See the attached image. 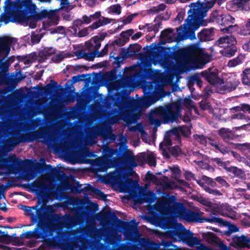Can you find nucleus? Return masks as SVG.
I'll use <instances>...</instances> for the list:
<instances>
[{
    "mask_svg": "<svg viewBox=\"0 0 250 250\" xmlns=\"http://www.w3.org/2000/svg\"><path fill=\"white\" fill-rule=\"evenodd\" d=\"M121 6L119 4H114L110 6L108 8V13H113L119 15L121 13Z\"/></svg>",
    "mask_w": 250,
    "mask_h": 250,
    "instance_id": "obj_54",
    "label": "nucleus"
},
{
    "mask_svg": "<svg viewBox=\"0 0 250 250\" xmlns=\"http://www.w3.org/2000/svg\"><path fill=\"white\" fill-rule=\"evenodd\" d=\"M163 178L165 179V181L163 179H159L157 184L160 185L164 184L165 185L163 187L164 189L169 188L170 189H172V181H169L167 183V181L168 178L167 176H164Z\"/></svg>",
    "mask_w": 250,
    "mask_h": 250,
    "instance_id": "obj_55",
    "label": "nucleus"
},
{
    "mask_svg": "<svg viewBox=\"0 0 250 250\" xmlns=\"http://www.w3.org/2000/svg\"><path fill=\"white\" fill-rule=\"evenodd\" d=\"M55 226L50 222L38 221L33 231H27L21 234V237L25 239L35 238L45 240L54 231Z\"/></svg>",
    "mask_w": 250,
    "mask_h": 250,
    "instance_id": "obj_7",
    "label": "nucleus"
},
{
    "mask_svg": "<svg viewBox=\"0 0 250 250\" xmlns=\"http://www.w3.org/2000/svg\"><path fill=\"white\" fill-rule=\"evenodd\" d=\"M156 196L152 191H148L143 194L142 197L138 199L139 203L146 202L149 204L153 203L156 200Z\"/></svg>",
    "mask_w": 250,
    "mask_h": 250,
    "instance_id": "obj_34",
    "label": "nucleus"
},
{
    "mask_svg": "<svg viewBox=\"0 0 250 250\" xmlns=\"http://www.w3.org/2000/svg\"><path fill=\"white\" fill-rule=\"evenodd\" d=\"M14 41V38L8 36L0 37V54L2 53L8 55L10 51V46Z\"/></svg>",
    "mask_w": 250,
    "mask_h": 250,
    "instance_id": "obj_24",
    "label": "nucleus"
},
{
    "mask_svg": "<svg viewBox=\"0 0 250 250\" xmlns=\"http://www.w3.org/2000/svg\"><path fill=\"white\" fill-rule=\"evenodd\" d=\"M175 143H177V145L173 146V157L177 159H180L186 156V154L182 150L180 146L179 145L180 144L177 142Z\"/></svg>",
    "mask_w": 250,
    "mask_h": 250,
    "instance_id": "obj_43",
    "label": "nucleus"
},
{
    "mask_svg": "<svg viewBox=\"0 0 250 250\" xmlns=\"http://www.w3.org/2000/svg\"><path fill=\"white\" fill-rule=\"evenodd\" d=\"M193 233L187 230L182 223L173 218V242H182L190 248L200 245V240L193 236Z\"/></svg>",
    "mask_w": 250,
    "mask_h": 250,
    "instance_id": "obj_5",
    "label": "nucleus"
},
{
    "mask_svg": "<svg viewBox=\"0 0 250 250\" xmlns=\"http://www.w3.org/2000/svg\"><path fill=\"white\" fill-rule=\"evenodd\" d=\"M232 241L235 247L237 248H249L250 245V239L244 235L234 236L232 237Z\"/></svg>",
    "mask_w": 250,
    "mask_h": 250,
    "instance_id": "obj_26",
    "label": "nucleus"
},
{
    "mask_svg": "<svg viewBox=\"0 0 250 250\" xmlns=\"http://www.w3.org/2000/svg\"><path fill=\"white\" fill-rule=\"evenodd\" d=\"M222 47L224 48L223 55L227 57H231L234 55L235 52L237 51V47L235 45H230V46L222 45Z\"/></svg>",
    "mask_w": 250,
    "mask_h": 250,
    "instance_id": "obj_40",
    "label": "nucleus"
},
{
    "mask_svg": "<svg viewBox=\"0 0 250 250\" xmlns=\"http://www.w3.org/2000/svg\"><path fill=\"white\" fill-rule=\"evenodd\" d=\"M214 4V0H204L203 2L191 3L185 23L177 28L176 35L173 33V42H177L173 46V60L178 62L180 69L183 72L195 70L200 68V65L205 64L203 59L206 54L203 49L196 45L182 48L178 44L180 42L187 39H196L195 31L201 25H207L208 19L204 20V18L207 16V12Z\"/></svg>",
    "mask_w": 250,
    "mask_h": 250,
    "instance_id": "obj_1",
    "label": "nucleus"
},
{
    "mask_svg": "<svg viewBox=\"0 0 250 250\" xmlns=\"http://www.w3.org/2000/svg\"><path fill=\"white\" fill-rule=\"evenodd\" d=\"M96 218L98 220L113 222L115 224L120 223L123 228L126 230H129L132 228V226L128 222H125L119 219L114 212L108 210L104 212H100L96 215Z\"/></svg>",
    "mask_w": 250,
    "mask_h": 250,
    "instance_id": "obj_10",
    "label": "nucleus"
},
{
    "mask_svg": "<svg viewBox=\"0 0 250 250\" xmlns=\"http://www.w3.org/2000/svg\"><path fill=\"white\" fill-rule=\"evenodd\" d=\"M56 53V49L53 47H44L39 52V56L43 59L50 57Z\"/></svg>",
    "mask_w": 250,
    "mask_h": 250,
    "instance_id": "obj_41",
    "label": "nucleus"
},
{
    "mask_svg": "<svg viewBox=\"0 0 250 250\" xmlns=\"http://www.w3.org/2000/svg\"><path fill=\"white\" fill-rule=\"evenodd\" d=\"M172 28L163 30L160 37V42L157 45L152 43L150 49L154 51V63L159 64L165 69L164 72L156 71L152 76L151 81H146L142 87L144 97L138 101V104L142 107L147 108L159 100L169 96L170 92H167L164 88L167 85H172V47H166L161 45L172 42Z\"/></svg>",
    "mask_w": 250,
    "mask_h": 250,
    "instance_id": "obj_2",
    "label": "nucleus"
},
{
    "mask_svg": "<svg viewBox=\"0 0 250 250\" xmlns=\"http://www.w3.org/2000/svg\"><path fill=\"white\" fill-rule=\"evenodd\" d=\"M208 138L204 135H199V134H194L193 135V138L197 141L198 142L200 143L202 145H206L207 143V140H208Z\"/></svg>",
    "mask_w": 250,
    "mask_h": 250,
    "instance_id": "obj_58",
    "label": "nucleus"
},
{
    "mask_svg": "<svg viewBox=\"0 0 250 250\" xmlns=\"http://www.w3.org/2000/svg\"><path fill=\"white\" fill-rule=\"evenodd\" d=\"M215 150L219 151L223 154L229 153L230 151V148L229 146H225L219 143L213 147Z\"/></svg>",
    "mask_w": 250,
    "mask_h": 250,
    "instance_id": "obj_52",
    "label": "nucleus"
},
{
    "mask_svg": "<svg viewBox=\"0 0 250 250\" xmlns=\"http://www.w3.org/2000/svg\"><path fill=\"white\" fill-rule=\"evenodd\" d=\"M49 132L46 127H41L38 130L29 133L27 136L21 134L19 136L10 137L4 141V145L1 146V149L5 152H8L13 149L15 147L21 143L26 141L32 142L38 139H43L48 141Z\"/></svg>",
    "mask_w": 250,
    "mask_h": 250,
    "instance_id": "obj_4",
    "label": "nucleus"
},
{
    "mask_svg": "<svg viewBox=\"0 0 250 250\" xmlns=\"http://www.w3.org/2000/svg\"><path fill=\"white\" fill-rule=\"evenodd\" d=\"M214 182H218L219 184L221 185V186L224 187L226 188H228L229 187V183L223 178V177L218 176L217 177L215 180H213ZM216 183V182H215Z\"/></svg>",
    "mask_w": 250,
    "mask_h": 250,
    "instance_id": "obj_64",
    "label": "nucleus"
},
{
    "mask_svg": "<svg viewBox=\"0 0 250 250\" xmlns=\"http://www.w3.org/2000/svg\"><path fill=\"white\" fill-rule=\"evenodd\" d=\"M183 104L188 108H195L194 102L190 98H186L183 100Z\"/></svg>",
    "mask_w": 250,
    "mask_h": 250,
    "instance_id": "obj_63",
    "label": "nucleus"
},
{
    "mask_svg": "<svg viewBox=\"0 0 250 250\" xmlns=\"http://www.w3.org/2000/svg\"><path fill=\"white\" fill-rule=\"evenodd\" d=\"M128 88H122L120 90H116V93L111 96V100L115 106L121 109L128 104L126 96L129 95Z\"/></svg>",
    "mask_w": 250,
    "mask_h": 250,
    "instance_id": "obj_13",
    "label": "nucleus"
},
{
    "mask_svg": "<svg viewBox=\"0 0 250 250\" xmlns=\"http://www.w3.org/2000/svg\"><path fill=\"white\" fill-rule=\"evenodd\" d=\"M226 170L231 173V176L233 177L243 178L245 175L244 172L241 169L238 168L236 167H228Z\"/></svg>",
    "mask_w": 250,
    "mask_h": 250,
    "instance_id": "obj_39",
    "label": "nucleus"
},
{
    "mask_svg": "<svg viewBox=\"0 0 250 250\" xmlns=\"http://www.w3.org/2000/svg\"><path fill=\"white\" fill-rule=\"evenodd\" d=\"M181 135L186 138L189 137L191 135L190 127L187 125L173 127V136L175 137L174 140L180 146L182 145Z\"/></svg>",
    "mask_w": 250,
    "mask_h": 250,
    "instance_id": "obj_17",
    "label": "nucleus"
},
{
    "mask_svg": "<svg viewBox=\"0 0 250 250\" xmlns=\"http://www.w3.org/2000/svg\"><path fill=\"white\" fill-rule=\"evenodd\" d=\"M133 33V30L132 29H130L121 32V33L120 34V36L122 38H124L127 42H128L129 40V37L131 36Z\"/></svg>",
    "mask_w": 250,
    "mask_h": 250,
    "instance_id": "obj_59",
    "label": "nucleus"
},
{
    "mask_svg": "<svg viewBox=\"0 0 250 250\" xmlns=\"http://www.w3.org/2000/svg\"><path fill=\"white\" fill-rule=\"evenodd\" d=\"M131 78L125 76L111 83L110 85L113 90H120L122 88H129L131 86Z\"/></svg>",
    "mask_w": 250,
    "mask_h": 250,
    "instance_id": "obj_21",
    "label": "nucleus"
},
{
    "mask_svg": "<svg viewBox=\"0 0 250 250\" xmlns=\"http://www.w3.org/2000/svg\"><path fill=\"white\" fill-rule=\"evenodd\" d=\"M211 162L212 163H215L217 166L224 168L226 170L228 166L227 163L229 161L223 162L220 158H213L211 159Z\"/></svg>",
    "mask_w": 250,
    "mask_h": 250,
    "instance_id": "obj_57",
    "label": "nucleus"
},
{
    "mask_svg": "<svg viewBox=\"0 0 250 250\" xmlns=\"http://www.w3.org/2000/svg\"><path fill=\"white\" fill-rule=\"evenodd\" d=\"M187 209L183 203L177 202L176 195H173V218L182 219Z\"/></svg>",
    "mask_w": 250,
    "mask_h": 250,
    "instance_id": "obj_18",
    "label": "nucleus"
},
{
    "mask_svg": "<svg viewBox=\"0 0 250 250\" xmlns=\"http://www.w3.org/2000/svg\"><path fill=\"white\" fill-rule=\"evenodd\" d=\"M171 136L172 128L166 132L164 141L159 145V148L162 151V155L166 158H169V153H172V149L170 148V146L172 145V140L170 138Z\"/></svg>",
    "mask_w": 250,
    "mask_h": 250,
    "instance_id": "obj_16",
    "label": "nucleus"
},
{
    "mask_svg": "<svg viewBox=\"0 0 250 250\" xmlns=\"http://www.w3.org/2000/svg\"><path fill=\"white\" fill-rule=\"evenodd\" d=\"M124 107H125V106ZM124 108L125 107L119 109L121 110L120 112V117H121L122 120L126 123H129L132 120L131 112L126 110H124Z\"/></svg>",
    "mask_w": 250,
    "mask_h": 250,
    "instance_id": "obj_46",
    "label": "nucleus"
},
{
    "mask_svg": "<svg viewBox=\"0 0 250 250\" xmlns=\"http://www.w3.org/2000/svg\"><path fill=\"white\" fill-rule=\"evenodd\" d=\"M235 38L231 35H226L220 37L217 41V43L222 47V45H226V46H230L232 45H235L236 43Z\"/></svg>",
    "mask_w": 250,
    "mask_h": 250,
    "instance_id": "obj_29",
    "label": "nucleus"
},
{
    "mask_svg": "<svg viewBox=\"0 0 250 250\" xmlns=\"http://www.w3.org/2000/svg\"><path fill=\"white\" fill-rule=\"evenodd\" d=\"M245 58V56L242 54H240L237 57L229 60L228 65L229 67H235L236 65L242 63L243 61Z\"/></svg>",
    "mask_w": 250,
    "mask_h": 250,
    "instance_id": "obj_50",
    "label": "nucleus"
},
{
    "mask_svg": "<svg viewBox=\"0 0 250 250\" xmlns=\"http://www.w3.org/2000/svg\"><path fill=\"white\" fill-rule=\"evenodd\" d=\"M239 83L240 82L235 76H231L228 77L225 82L223 81L222 84H223V90L225 91L230 92L235 89Z\"/></svg>",
    "mask_w": 250,
    "mask_h": 250,
    "instance_id": "obj_25",
    "label": "nucleus"
},
{
    "mask_svg": "<svg viewBox=\"0 0 250 250\" xmlns=\"http://www.w3.org/2000/svg\"><path fill=\"white\" fill-rule=\"evenodd\" d=\"M96 52L92 51L90 53H86L84 52V56L83 59L88 61H93L95 57H97Z\"/></svg>",
    "mask_w": 250,
    "mask_h": 250,
    "instance_id": "obj_62",
    "label": "nucleus"
},
{
    "mask_svg": "<svg viewBox=\"0 0 250 250\" xmlns=\"http://www.w3.org/2000/svg\"><path fill=\"white\" fill-rule=\"evenodd\" d=\"M203 212H196L194 211L187 209L182 219L190 223H203L209 222L213 223V219L214 216H210L208 217H202Z\"/></svg>",
    "mask_w": 250,
    "mask_h": 250,
    "instance_id": "obj_12",
    "label": "nucleus"
},
{
    "mask_svg": "<svg viewBox=\"0 0 250 250\" xmlns=\"http://www.w3.org/2000/svg\"><path fill=\"white\" fill-rule=\"evenodd\" d=\"M234 109L237 111H242L245 114L247 113L250 114V105L247 104H241L239 106H236Z\"/></svg>",
    "mask_w": 250,
    "mask_h": 250,
    "instance_id": "obj_56",
    "label": "nucleus"
},
{
    "mask_svg": "<svg viewBox=\"0 0 250 250\" xmlns=\"http://www.w3.org/2000/svg\"><path fill=\"white\" fill-rule=\"evenodd\" d=\"M202 238L208 243H216L218 237L216 235L211 232H207L202 233Z\"/></svg>",
    "mask_w": 250,
    "mask_h": 250,
    "instance_id": "obj_44",
    "label": "nucleus"
},
{
    "mask_svg": "<svg viewBox=\"0 0 250 250\" xmlns=\"http://www.w3.org/2000/svg\"><path fill=\"white\" fill-rule=\"evenodd\" d=\"M52 210V207L50 206H47L46 204H43L40 208L37 209V216L32 214V220L35 223H38V221L41 220L45 222H49L48 221L43 219L45 214L50 212Z\"/></svg>",
    "mask_w": 250,
    "mask_h": 250,
    "instance_id": "obj_22",
    "label": "nucleus"
},
{
    "mask_svg": "<svg viewBox=\"0 0 250 250\" xmlns=\"http://www.w3.org/2000/svg\"><path fill=\"white\" fill-rule=\"evenodd\" d=\"M213 219V223H218L220 227H227L228 228V230L225 232V234L227 236H229L232 233L236 232L239 230V227L219 217L214 216Z\"/></svg>",
    "mask_w": 250,
    "mask_h": 250,
    "instance_id": "obj_19",
    "label": "nucleus"
},
{
    "mask_svg": "<svg viewBox=\"0 0 250 250\" xmlns=\"http://www.w3.org/2000/svg\"><path fill=\"white\" fill-rule=\"evenodd\" d=\"M56 13L53 10H48L43 9L39 12L35 11H33L30 16L28 17L27 19L34 21V23L30 22V27L34 28L36 27V22L47 18L49 19H52L55 16Z\"/></svg>",
    "mask_w": 250,
    "mask_h": 250,
    "instance_id": "obj_14",
    "label": "nucleus"
},
{
    "mask_svg": "<svg viewBox=\"0 0 250 250\" xmlns=\"http://www.w3.org/2000/svg\"><path fill=\"white\" fill-rule=\"evenodd\" d=\"M244 25L238 27L237 33L242 36L250 35V18L245 22Z\"/></svg>",
    "mask_w": 250,
    "mask_h": 250,
    "instance_id": "obj_36",
    "label": "nucleus"
},
{
    "mask_svg": "<svg viewBox=\"0 0 250 250\" xmlns=\"http://www.w3.org/2000/svg\"><path fill=\"white\" fill-rule=\"evenodd\" d=\"M141 48L142 47L140 44H135L134 45L130 44L127 49L124 48H122V49L126 57H131L138 54Z\"/></svg>",
    "mask_w": 250,
    "mask_h": 250,
    "instance_id": "obj_32",
    "label": "nucleus"
},
{
    "mask_svg": "<svg viewBox=\"0 0 250 250\" xmlns=\"http://www.w3.org/2000/svg\"><path fill=\"white\" fill-rule=\"evenodd\" d=\"M166 8V5L164 3H161L156 6L151 7L147 10V13L149 14H158L161 11H164Z\"/></svg>",
    "mask_w": 250,
    "mask_h": 250,
    "instance_id": "obj_49",
    "label": "nucleus"
},
{
    "mask_svg": "<svg viewBox=\"0 0 250 250\" xmlns=\"http://www.w3.org/2000/svg\"><path fill=\"white\" fill-rule=\"evenodd\" d=\"M123 163L125 165L128 164L131 167H135L137 163L133 156L128 153H125L122 158Z\"/></svg>",
    "mask_w": 250,
    "mask_h": 250,
    "instance_id": "obj_42",
    "label": "nucleus"
},
{
    "mask_svg": "<svg viewBox=\"0 0 250 250\" xmlns=\"http://www.w3.org/2000/svg\"><path fill=\"white\" fill-rule=\"evenodd\" d=\"M242 75V82L244 85L250 86V68L243 70Z\"/></svg>",
    "mask_w": 250,
    "mask_h": 250,
    "instance_id": "obj_48",
    "label": "nucleus"
},
{
    "mask_svg": "<svg viewBox=\"0 0 250 250\" xmlns=\"http://www.w3.org/2000/svg\"><path fill=\"white\" fill-rule=\"evenodd\" d=\"M218 134L226 143H229L231 140H237L239 135H236L235 132L229 128L222 127L218 130Z\"/></svg>",
    "mask_w": 250,
    "mask_h": 250,
    "instance_id": "obj_20",
    "label": "nucleus"
},
{
    "mask_svg": "<svg viewBox=\"0 0 250 250\" xmlns=\"http://www.w3.org/2000/svg\"><path fill=\"white\" fill-rule=\"evenodd\" d=\"M77 224V222L76 218L70 214H66L62 218V225L67 229L72 228L76 226Z\"/></svg>",
    "mask_w": 250,
    "mask_h": 250,
    "instance_id": "obj_31",
    "label": "nucleus"
},
{
    "mask_svg": "<svg viewBox=\"0 0 250 250\" xmlns=\"http://www.w3.org/2000/svg\"><path fill=\"white\" fill-rule=\"evenodd\" d=\"M5 164V168L10 172L14 173L17 167L23 164L24 162L16 158L15 156L3 160Z\"/></svg>",
    "mask_w": 250,
    "mask_h": 250,
    "instance_id": "obj_23",
    "label": "nucleus"
},
{
    "mask_svg": "<svg viewBox=\"0 0 250 250\" xmlns=\"http://www.w3.org/2000/svg\"><path fill=\"white\" fill-rule=\"evenodd\" d=\"M201 75L212 85L218 86L223 83V80L218 77V71L215 68H209L207 70L202 71Z\"/></svg>",
    "mask_w": 250,
    "mask_h": 250,
    "instance_id": "obj_15",
    "label": "nucleus"
},
{
    "mask_svg": "<svg viewBox=\"0 0 250 250\" xmlns=\"http://www.w3.org/2000/svg\"><path fill=\"white\" fill-rule=\"evenodd\" d=\"M104 25V23H103V20L102 19H98V21L96 22H94L92 23V25H90L88 28L90 29V31H92L94 29H96L98 28L99 27Z\"/></svg>",
    "mask_w": 250,
    "mask_h": 250,
    "instance_id": "obj_61",
    "label": "nucleus"
},
{
    "mask_svg": "<svg viewBox=\"0 0 250 250\" xmlns=\"http://www.w3.org/2000/svg\"><path fill=\"white\" fill-rule=\"evenodd\" d=\"M213 28H204L198 33L197 37L200 42L209 41L213 39Z\"/></svg>",
    "mask_w": 250,
    "mask_h": 250,
    "instance_id": "obj_28",
    "label": "nucleus"
},
{
    "mask_svg": "<svg viewBox=\"0 0 250 250\" xmlns=\"http://www.w3.org/2000/svg\"><path fill=\"white\" fill-rule=\"evenodd\" d=\"M235 22V19L229 14H219L217 10L213 11L208 19V22H216L219 25L224 26L220 30L224 33H231L236 32L238 25L237 24L233 25Z\"/></svg>",
    "mask_w": 250,
    "mask_h": 250,
    "instance_id": "obj_6",
    "label": "nucleus"
},
{
    "mask_svg": "<svg viewBox=\"0 0 250 250\" xmlns=\"http://www.w3.org/2000/svg\"><path fill=\"white\" fill-rule=\"evenodd\" d=\"M58 87V83L54 80H51L50 83L47 84L44 86V92L46 93H51L52 91L55 90Z\"/></svg>",
    "mask_w": 250,
    "mask_h": 250,
    "instance_id": "obj_51",
    "label": "nucleus"
},
{
    "mask_svg": "<svg viewBox=\"0 0 250 250\" xmlns=\"http://www.w3.org/2000/svg\"><path fill=\"white\" fill-rule=\"evenodd\" d=\"M139 243L140 246L144 250H155L158 247L156 242L145 238H141Z\"/></svg>",
    "mask_w": 250,
    "mask_h": 250,
    "instance_id": "obj_30",
    "label": "nucleus"
},
{
    "mask_svg": "<svg viewBox=\"0 0 250 250\" xmlns=\"http://www.w3.org/2000/svg\"><path fill=\"white\" fill-rule=\"evenodd\" d=\"M236 106H234L230 109V112L232 113L230 118L231 120H245L247 121L250 120V117L244 114L242 111H237V110L234 109Z\"/></svg>",
    "mask_w": 250,
    "mask_h": 250,
    "instance_id": "obj_33",
    "label": "nucleus"
},
{
    "mask_svg": "<svg viewBox=\"0 0 250 250\" xmlns=\"http://www.w3.org/2000/svg\"><path fill=\"white\" fill-rule=\"evenodd\" d=\"M159 24L146 23V26L147 32L153 31L155 33L154 34H155L159 31Z\"/></svg>",
    "mask_w": 250,
    "mask_h": 250,
    "instance_id": "obj_60",
    "label": "nucleus"
},
{
    "mask_svg": "<svg viewBox=\"0 0 250 250\" xmlns=\"http://www.w3.org/2000/svg\"><path fill=\"white\" fill-rule=\"evenodd\" d=\"M226 7L231 11H245V0H232L227 3Z\"/></svg>",
    "mask_w": 250,
    "mask_h": 250,
    "instance_id": "obj_27",
    "label": "nucleus"
},
{
    "mask_svg": "<svg viewBox=\"0 0 250 250\" xmlns=\"http://www.w3.org/2000/svg\"><path fill=\"white\" fill-rule=\"evenodd\" d=\"M182 172L179 167L177 165H173V190L178 189L182 192H187L186 188H189V184L184 180L180 179Z\"/></svg>",
    "mask_w": 250,
    "mask_h": 250,
    "instance_id": "obj_11",
    "label": "nucleus"
},
{
    "mask_svg": "<svg viewBox=\"0 0 250 250\" xmlns=\"http://www.w3.org/2000/svg\"><path fill=\"white\" fill-rule=\"evenodd\" d=\"M82 184H77V186L75 187L76 192L78 193H83L84 192L90 191L95 194L98 188L93 187L90 184H87L83 188H82Z\"/></svg>",
    "mask_w": 250,
    "mask_h": 250,
    "instance_id": "obj_37",
    "label": "nucleus"
},
{
    "mask_svg": "<svg viewBox=\"0 0 250 250\" xmlns=\"http://www.w3.org/2000/svg\"><path fill=\"white\" fill-rule=\"evenodd\" d=\"M96 165L97 167V170L99 172H105L110 167V164L108 161L100 159L96 162Z\"/></svg>",
    "mask_w": 250,
    "mask_h": 250,
    "instance_id": "obj_38",
    "label": "nucleus"
},
{
    "mask_svg": "<svg viewBox=\"0 0 250 250\" xmlns=\"http://www.w3.org/2000/svg\"><path fill=\"white\" fill-rule=\"evenodd\" d=\"M154 116L160 117L164 124L172 122V102L169 103L167 106H159L151 110L148 116L150 124L154 125L156 127L160 126L161 121L154 118Z\"/></svg>",
    "mask_w": 250,
    "mask_h": 250,
    "instance_id": "obj_8",
    "label": "nucleus"
},
{
    "mask_svg": "<svg viewBox=\"0 0 250 250\" xmlns=\"http://www.w3.org/2000/svg\"><path fill=\"white\" fill-rule=\"evenodd\" d=\"M16 237V234L14 233L12 235H9L7 234V231L5 232L2 231L0 233V241L4 242L6 244H9L12 242V240L14 239Z\"/></svg>",
    "mask_w": 250,
    "mask_h": 250,
    "instance_id": "obj_45",
    "label": "nucleus"
},
{
    "mask_svg": "<svg viewBox=\"0 0 250 250\" xmlns=\"http://www.w3.org/2000/svg\"><path fill=\"white\" fill-rule=\"evenodd\" d=\"M153 212L150 218L152 224L162 229H167V235L172 239V195L167 194L165 198L153 206Z\"/></svg>",
    "mask_w": 250,
    "mask_h": 250,
    "instance_id": "obj_3",
    "label": "nucleus"
},
{
    "mask_svg": "<svg viewBox=\"0 0 250 250\" xmlns=\"http://www.w3.org/2000/svg\"><path fill=\"white\" fill-rule=\"evenodd\" d=\"M234 147L240 150L242 152L248 154L250 153V143H245L243 144H234Z\"/></svg>",
    "mask_w": 250,
    "mask_h": 250,
    "instance_id": "obj_47",
    "label": "nucleus"
},
{
    "mask_svg": "<svg viewBox=\"0 0 250 250\" xmlns=\"http://www.w3.org/2000/svg\"><path fill=\"white\" fill-rule=\"evenodd\" d=\"M184 177L188 181L193 180L196 181V183L207 192L212 194L214 196H220L222 195L221 192L217 189H213L212 188L216 187L217 183L213 181L211 178L208 177L206 175H203L201 180H196L195 175L190 171H186L184 173Z\"/></svg>",
    "mask_w": 250,
    "mask_h": 250,
    "instance_id": "obj_9",
    "label": "nucleus"
},
{
    "mask_svg": "<svg viewBox=\"0 0 250 250\" xmlns=\"http://www.w3.org/2000/svg\"><path fill=\"white\" fill-rule=\"evenodd\" d=\"M185 15V11L183 9H179L177 11V15L175 18L173 19V22L175 23L179 24L183 20Z\"/></svg>",
    "mask_w": 250,
    "mask_h": 250,
    "instance_id": "obj_53",
    "label": "nucleus"
},
{
    "mask_svg": "<svg viewBox=\"0 0 250 250\" xmlns=\"http://www.w3.org/2000/svg\"><path fill=\"white\" fill-rule=\"evenodd\" d=\"M124 187L125 191L131 192L136 189L139 187V185L138 181L134 180L131 178H129L125 182Z\"/></svg>",
    "mask_w": 250,
    "mask_h": 250,
    "instance_id": "obj_35",
    "label": "nucleus"
}]
</instances>
